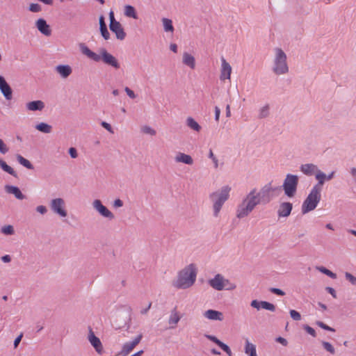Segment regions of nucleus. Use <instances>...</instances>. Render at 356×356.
I'll list each match as a JSON object with an SVG mask.
<instances>
[{
	"label": "nucleus",
	"mask_w": 356,
	"mask_h": 356,
	"mask_svg": "<svg viewBox=\"0 0 356 356\" xmlns=\"http://www.w3.org/2000/svg\"><path fill=\"white\" fill-rule=\"evenodd\" d=\"M80 50L81 53L86 56L90 59L95 62H99L102 60L104 63L113 67L114 69H119L120 67V63L118 59L108 53L106 49H101L99 50L100 54H97L90 50L84 43L79 44Z\"/></svg>",
	"instance_id": "nucleus-1"
},
{
	"label": "nucleus",
	"mask_w": 356,
	"mask_h": 356,
	"mask_svg": "<svg viewBox=\"0 0 356 356\" xmlns=\"http://www.w3.org/2000/svg\"><path fill=\"white\" fill-rule=\"evenodd\" d=\"M263 197L264 195L261 192L252 190L238 205L236 211L237 218H243L248 216L255 206L261 202Z\"/></svg>",
	"instance_id": "nucleus-2"
},
{
	"label": "nucleus",
	"mask_w": 356,
	"mask_h": 356,
	"mask_svg": "<svg viewBox=\"0 0 356 356\" xmlns=\"http://www.w3.org/2000/svg\"><path fill=\"white\" fill-rule=\"evenodd\" d=\"M197 275L196 267L191 264L181 270L173 286L177 289H188L195 282Z\"/></svg>",
	"instance_id": "nucleus-3"
},
{
	"label": "nucleus",
	"mask_w": 356,
	"mask_h": 356,
	"mask_svg": "<svg viewBox=\"0 0 356 356\" xmlns=\"http://www.w3.org/2000/svg\"><path fill=\"white\" fill-rule=\"evenodd\" d=\"M231 188L228 186L222 187L220 190L209 195V199L213 203V216L218 217L224 203L229 197Z\"/></svg>",
	"instance_id": "nucleus-4"
},
{
	"label": "nucleus",
	"mask_w": 356,
	"mask_h": 356,
	"mask_svg": "<svg viewBox=\"0 0 356 356\" xmlns=\"http://www.w3.org/2000/svg\"><path fill=\"white\" fill-rule=\"evenodd\" d=\"M286 60V54L282 49L278 47L274 49L272 71L276 75H283L289 72V68Z\"/></svg>",
	"instance_id": "nucleus-5"
},
{
	"label": "nucleus",
	"mask_w": 356,
	"mask_h": 356,
	"mask_svg": "<svg viewBox=\"0 0 356 356\" xmlns=\"http://www.w3.org/2000/svg\"><path fill=\"white\" fill-rule=\"evenodd\" d=\"M321 191L318 189L312 188L308 196L303 202L301 207L302 214H306L314 210L321 199Z\"/></svg>",
	"instance_id": "nucleus-6"
},
{
	"label": "nucleus",
	"mask_w": 356,
	"mask_h": 356,
	"mask_svg": "<svg viewBox=\"0 0 356 356\" xmlns=\"http://www.w3.org/2000/svg\"><path fill=\"white\" fill-rule=\"evenodd\" d=\"M298 177L292 174H287L282 185L284 194L288 197H293L297 191Z\"/></svg>",
	"instance_id": "nucleus-7"
},
{
	"label": "nucleus",
	"mask_w": 356,
	"mask_h": 356,
	"mask_svg": "<svg viewBox=\"0 0 356 356\" xmlns=\"http://www.w3.org/2000/svg\"><path fill=\"white\" fill-rule=\"evenodd\" d=\"M51 211L60 216L65 218L67 216V211L65 209V202L61 197L52 199L49 204Z\"/></svg>",
	"instance_id": "nucleus-8"
},
{
	"label": "nucleus",
	"mask_w": 356,
	"mask_h": 356,
	"mask_svg": "<svg viewBox=\"0 0 356 356\" xmlns=\"http://www.w3.org/2000/svg\"><path fill=\"white\" fill-rule=\"evenodd\" d=\"M209 285L217 291H222L229 284V281L223 277L220 274H217L213 279L209 280Z\"/></svg>",
	"instance_id": "nucleus-9"
},
{
	"label": "nucleus",
	"mask_w": 356,
	"mask_h": 356,
	"mask_svg": "<svg viewBox=\"0 0 356 356\" xmlns=\"http://www.w3.org/2000/svg\"><path fill=\"white\" fill-rule=\"evenodd\" d=\"M92 207L103 217L109 220H113L115 218L114 214L104 206L99 200H94L92 202Z\"/></svg>",
	"instance_id": "nucleus-10"
},
{
	"label": "nucleus",
	"mask_w": 356,
	"mask_h": 356,
	"mask_svg": "<svg viewBox=\"0 0 356 356\" xmlns=\"http://www.w3.org/2000/svg\"><path fill=\"white\" fill-rule=\"evenodd\" d=\"M293 209V204L289 202H281L277 209V216L279 218H286L290 216Z\"/></svg>",
	"instance_id": "nucleus-11"
},
{
	"label": "nucleus",
	"mask_w": 356,
	"mask_h": 356,
	"mask_svg": "<svg viewBox=\"0 0 356 356\" xmlns=\"http://www.w3.org/2000/svg\"><path fill=\"white\" fill-rule=\"evenodd\" d=\"M221 69H220V79L221 81H225V79H230L231 73H232V67L227 62V60L222 57L221 58Z\"/></svg>",
	"instance_id": "nucleus-12"
},
{
	"label": "nucleus",
	"mask_w": 356,
	"mask_h": 356,
	"mask_svg": "<svg viewBox=\"0 0 356 356\" xmlns=\"http://www.w3.org/2000/svg\"><path fill=\"white\" fill-rule=\"evenodd\" d=\"M109 28L112 32L115 33L117 39L122 40L125 38L126 33L119 22L110 23Z\"/></svg>",
	"instance_id": "nucleus-13"
},
{
	"label": "nucleus",
	"mask_w": 356,
	"mask_h": 356,
	"mask_svg": "<svg viewBox=\"0 0 356 356\" xmlns=\"http://www.w3.org/2000/svg\"><path fill=\"white\" fill-rule=\"evenodd\" d=\"M0 90L3 95L8 100H10L13 97V90L5 79L0 75Z\"/></svg>",
	"instance_id": "nucleus-14"
},
{
	"label": "nucleus",
	"mask_w": 356,
	"mask_h": 356,
	"mask_svg": "<svg viewBox=\"0 0 356 356\" xmlns=\"http://www.w3.org/2000/svg\"><path fill=\"white\" fill-rule=\"evenodd\" d=\"M88 340L98 353H102L103 347L102 342L95 335L94 332L91 330H90V334L88 335Z\"/></svg>",
	"instance_id": "nucleus-15"
},
{
	"label": "nucleus",
	"mask_w": 356,
	"mask_h": 356,
	"mask_svg": "<svg viewBox=\"0 0 356 356\" xmlns=\"http://www.w3.org/2000/svg\"><path fill=\"white\" fill-rule=\"evenodd\" d=\"M35 25L38 31L44 35L49 36L51 34V30L44 19H38Z\"/></svg>",
	"instance_id": "nucleus-16"
},
{
	"label": "nucleus",
	"mask_w": 356,
	"mask_h": 356,
	"mask_svg": "<svg viewBox=\"0 0 356 356\" xmlns=\"http://www.w3.org/2000/svg\"><path fill=\"white\" fill-rule=\"evenodd\" d=\"M55 70L63 79H67L72 72V69L69 65H58L55 67Z\"/></svg>",
	"instance_id": "nucleus-17"
},
{
	"label": "nucleus",
	"mask_w": 356,
	"mask_h": 356,
	"mask_svg": "<svg viewBox=\"0 0 356 356\" xmlns=\"http://www.w3.org/2000/svg\"><path fill=\"white\" fill-rule=\"evenodd\" d=\"M204 316L209 320L220 321L223 320V314L221 312L209 309L204 313Z\"/></svg>",
	"instance_id": "nucleus-18"
},
{
	"label": "nucleus",
	"mask_w": 356,
	"mask_h": 356,
	"mask_svg": "<svg viewBox=\"0 0 356 356\" xmlns=\"http://www.w3.org/2000/svg\"><path fill=\"white\" fill-rule=\"evenodd\" d=\"M175 161L177 163H182L186 165H191L193 164V159L189 154H186L182 152H178L175 157Z\"/></svg>",
	"instance_id": "nucleus-19"
},
{
	"label": "nucleus",
	"mask_w": 356,
	"mask_h": 356,
	"mask_svg": "<svg viewBox=\"0 0 356 356\" xmlns=\"http://www.w3.org/2000/svg\"><path fill=\"white\" fill-rule=\"evenodd\" d=\"M315 177L316 179L318 180V183L313 186V188L318 189V191H321L325 181L326 180V175L318 169L315 173Z\"/></svg>",
	"instance_id": "nucleus-20"
},
{
	"label": "nucleus",
	"mask_w": 356,
	"mask_h": 356,
	"mask_svg": "<svg viewBox=\"0 0 356 356\" xmlns=\"http://www.w3.org/2000/svg\"><path fill=\"white\" fill-rule=\"evenodd\" d=\"M26 107L31 111H41L44 108V103L41 100L32 101L28 102Z\"/></svg>",
	"instance_id": "nucleus-21"
},
{
	"label": "nucleus",
	"mask_w": 356,
	"mask_h": 356,
	"mask_svg": "<svg viewBox=\"0 0 356 356\" xmlns=\"http://www.w3.org/2000/svg\"><path fill=\"white\" fill-rule=\"evenodd\" d=\"M5 191L9 194H13L18 200H24L26 198L25 195L22 194L19 188L17 186L6 185L5 186Z\"/></svg>",
	"instance_id": "nucleus-22"
},
{
	"label": "nucleus",
	"mask_w": 356,
	"mask_h": 356,
	"mask_svg": "<svg viewBox=\"0 0 356 356\" xmlns=\"http://www.w3.org/2000/svg\"><path fill=\"white\" fill-rule=\"evenodd\" d=\"M300 168L301 172L307 176L313 175L318 169V166L313 163L302 164Z\"/></svg>",
	"instance_id": "nucleus-23"
},
{
	"label": "nucleus",
	"mask_w": 356,
	"mask_h": 356,
	"mask_svg": "<svg viewBox=\"0 0 356 356\" xmlns=\"http://www.w3.org/2000/svg\"><path fill=\"white\" fill-rule=\"evenodd\" d=\"M99 31L102 36L104 40H108L110 38V33L108 31L107 26L105 22V18L101 15L99 18Z\"/></svg>",
	"instance_id": "nucleus-24"
},
{
	"label": "nucleus",
	"mask_w": 356,
	"mask_h": 356,
	"mask_svg": "<svg viewBox=\"0 0 356 356\" xmlns=\"http://www.w3.org/2000/svg\"><path fill=\"white\" fill-rule=\"evenodd\" d=\"M182 62L185 65L189 67L191 69L193 70L195 67V58L188 52H184L183 54Z\"/></svg>",
	"instance_id": "nucleus-25"
},
{
	"label": "nucleus",
	"mask_w": 356,
	"mask_h": 356,
	"mask_svg": "<svg viewBox=\"0 0 356 356\" xmlns=\"http://www.w3.org/2000/svg\"><path fill=\"white\" fill-rule=\"evenodd\" d=\"M186 124L190 129L197 132H200L202 129L201 126L192 117L186 118Z\"/></svg>",
	"instance_id": "nucleus-26"
},
{
	"label": "nucleus",
	"mask_w": 356,
	"mask_h": 356,
	"mask_svg": "<svg viewBox=\"0 0 356 356\" xmlns=\"http://www.w3.org/2000/svg\"><path fill=\"white\" fill-rule=\"evenodd\" d=\"M35 129L44 134H50L52 131V127L45 122H40L35 126Z\"/></svg>",
	"instance_id": "nucleus-27"
},
{
	"label": "nucleus",
	"mask_w": 356,
	"mask_h": 356,
	"mask_svg": "<svg viewBox=\"0 0 356 356\" xmlns=\"http://www.w3.org/2000/svg\"><path fill=\"white\" fill-rule=\"evenodd\" d=\"M16 158H17V161L21 165H22L23 166L26 168L27 169L33 170L34 168V167L32 165V163L29 160H27L26 159L24 158L22 155L17 154Z\"/></svg>",
	"instance_id": "nucleus-28"
},
{
	"label": "nucleus",
	"mask_w": 356,
	"mask_h": 356,
	"mask_svg": "<svg viewBox=\"0 0 356 356\" xmlns=\"http://www.w3.org/2000/svg\"><path fill=\"white\" fill-rule=\"evenodd\" d=\"M0 167L6 172L11 175L12 176L17 177L16 172L9 166L4 161L0 159Z\"/></svg>",
	"instance_id": "nucleus-29"
},
{
	"label": "nucleus",
	"mask_w": 356,
	"mask_h": 356,
	"mask_svg": "<svg viewBox=\"0 0 356 356\" xmlns=\"http://www.w3.org/2000/svg\"><path fill=\"white\" fill-rule=\"evenodd\" d=\"M124 15L127 17H132L134 19H137L138 15L136 13L135 8L132 6H126L124 8Z\"/></svg>",
	"instance_id": "nucleus-30"
},
{
	"label": "nucleus",
	"mask_w": 356,
	"mask_h": 356,
	"mask_svg": "<svg viewBox=\"0 0 356 356\" xmlns=\"http://www.w3.org/2000/svg\"><path fill=\"white\" fill-rule=\"evenodd\" d=\"M245 353L250 356L256 354V347L247 339L245 342Z\"/></svg>",
	"instance_id": "nucleus-31"
},
{
	"label": "nucleus",
	"mask_w": 356,
	"mask_h": 356,
	"mask_svg": "<svg viewBox=\"0 0 356 356\" xmlns=\"http://www.w3.org/2000/svg\"><path fill=\"white\" fill-rule=\"evenodd\" d=\"M180 318H181L180 316L179 315L178 312L175 309L171 312L168 323H169V324L176 325L178 323Z\"/></svg>",
	"instance_id": "nucleus-32"
},
{
	"label": "nucleus",
	"mask_w": 356,
	"mask_h": 356,
	"mask_svg": "<svg viewBox=\"0 0 356 356\" xmlns=\"http://www.w3.org/2000/svg\"><path fill=\"white\" fill-rule=\"evenodd\" d=\"M163 29L166 32H173L174 27L172 26V22L171 19L168 18L162 19Z\"/></svg>",
	"instance_id": "nucleus-33"
},
{
	"label": "nucleus",
	"mask_w": 356,
	"mask_h": 356,
	"mask_svg": "<svg viewBox=\"0 0 356 356\" xmlns=\"http://www.w3.org/2000/svg\"><path fill=\"white\" fill-rule=\"evenodd\" d=\"M250 305L252 307L256 308L257 309H259L260 308L267 309V301L259 302L257 300H254L251 302Z\"/></svg>",
	"instance_id": "nucleus-34"
},
{
	"label": "nucleus",
	"mask_w": 356,
	"mask_h": 356,
	"mask_svg": "<svg viewBox=\"0 0 356 356\" xmlns=\"http://www.w3.org/2000/svg\"><path fill=\"white\" fill-rule=\"evenodd\" d=\"M317 269L320 272L327 275L328 277H331L332 279L337 278V275L335 273H334L333 272H332L331 270H330L329 269H327L323 266L318 267Z\"/></svg>",
	"instance_id": "nucleus-35"
},
{
	"label": "nucleus",
	"mask_w": 356,
	"mask_h": 356,
	"mask_svg": "<svg viewBox=\"0 0 356 356\" xmlns=\"http://www.w3.org/2000/svg\"><path fill=\"white\" fill-rule=\"evenodd\" d=\"M135 346L131 342L125 343L122 347V353L124 355H128L134 348Z\"/></svg>",
	"instance_id": "nucleus-36"
},
{
	"label": "nucleus",
	"mask_w": 356,
	"mask_h": 356,
	"mask_svg": "<svg viewBox=\"0 0 356 356\" xmlns=\"http://www.w3.org/2000/svg\"><path fill=\"white\" fill-rule=\"evenodd\" d=\"M1 232L6 235H13L15 233L13 225H6L1 227Z\"/></svg>",
	"instance_id": "nucleus-37"
},
{
	"label": "nucleus",
	"mask_w": 356,
	"mask_h": 356,
	"mask_svg": "<svg viewBox=\"0 0 356 356\" xmlns=\"http://www.w3.org/2000/svg\"><path fill=\"white\" fill-rule=\"evenodd\" d=\"M322 346L325 350H326L330 353L334 355L335 353V349L333 346L327 341H322Z\"/></svg>",
	"instance_id": "nucleus-38"
},
{
	"label": "nucleus",
	"mask_w": 356,
	"mask_h": 356,
	"mask_svg": "<svg viewBox=\"0 0 356 356\" xmlns=\"http://www.w3.org/2000/svg\"><path fill=\"white\" fill-rule=\"evenodd\" d=\"M142 131L144 133V134H149L151 136H155L156 132L154 129H153L152 127H150L149 126H143L142 127Z\"/></svg>",
	"instance_id": "nucleus-39"
},
{
	"label": "nucleus",
	"mask_w": 356,
	"mask_h": 356,
	"mask_svg": "<svg viewBox=\"0 0 356 356\" xmlns=\"http://www.w3.org/2000/svg\"><path fill=\"white\" fill-rule=\"evenodd\" d=\"M29 10L32 13H39L42 10V8L38 3H31Z\"/></svg>",
	"instance_id": "nucleus-40"
},
{
	"label": "nucleus",
	"mask_w": 356,
	"mask_h": 356,
	"mask_svg": "<svg viewBox=\"0 0 356 356\" xmlns=\"http://www.w3.org/2000/svg\"><path fill=\"white\" fill-rule=\"evenodd\" d=\"M316 324L323 330L330 331V332H335V330L334 328L328 326L327 325L325 324L322 321H318L316 322Z\"/></svg>",
	"instance_id": "nucleus-41"
},
{
	"label": "nucleus",
	"mask_w": 356,
	"mask_h": 356,
	"mask_svg": "<svg viewBox=\"0 0 356 356\" xmlns=\"http://www.w3.org/2000/svg\"><path fill=\"white\" fill-rule=\"evenodd\" d=\"M345 277L353 285H356V277L353 275L351 273L346 272L345 273Z\"/></svg>",
	"instance_id": "nucleus-42"
},
{
	"label": "nucleus",
	"mask_w": 356,
	"mask_h": 356,
	"mask_svg": "<svg viewBox=\"0 0 356 356\" xmlns=\"http://www.w3.org/2000/svg\"><path fill=\"white\" fill-rule=\"evenodd\" d=\"M303 329L310 335H312L314 337H316V333L314 329H313L312 327L309 326L308 325H304Z\"/></svg>",
	"instance_id": "nucleus-43"
},
{
	"label": "nucleus",
	"mask_w": 356,
	"mask_h": 356,
	"mask_svg": "<svg viewBox=\"0 0 356 356\" xmlns=\"http://www.w3.org/2000/svg\"><path fill=\"white\" fill-rule=\"evenodd\" d=\"M291 317L295 321H300L301 319V315L299 312L296 310H290Z\"/></svg>",
	"instance_id": "nucleus-44"
},
{
	"label": "nucleus",
	"mask_w": 356,
	"mask_h": 356,
	"mask_svg": "<svg viewBox=\"0 0 356 356\" xmlns=\"http://www.w3.org/2000/svg\"><path fill=\"white\" fill-rule=\"evenodd\" d=\"M205 337L211 340V341L214 342L216 344H217L218 346H220V344L221 345L222 344V341H220L217 337H216L215 336H213V335H209V334H205Z\"/></svg>",
	"instance_id": "nucleus-45"
},
{
	"label": "nucleus",
	"mask_w": 356,
	"mask_h": 356,
	"mask_svg": "<svg viewBox=\"0 0 356 356\" xmlns=\"http://www.w3.org/2000/svg\"><path fill=\"white\" fill-rule=\"evenodd\" d=\"M8 152V148L6 145L4 143L2 139L0 138V152L3 154H5Z\"/></svg>",
	"instance_id": "nucleus-46"
},
{
	"label": "nucleus",
	"mask_w": 356,
	"mask_h": 356,
	"mask_svg": "<svg viewBox=\"0 0 356 356\" xmlns=\"http://www.w3.org/2000/svg\"><path fill=\"white\" fill-rule=\"evenodd\" d=\"M222 350H224L229 356H232V351H231V349L229 348V347L224 343L223 342L222 343V344L220 345V346H219Z\"/></svg>",
	"instance_id": "nucleus-47"
},
{
	"label": "nucleus",
	"mask_w": 356,
	"mask_h": 356,
	"mask_svg": "<svg viewBox=\"0 0 356 356\" xmlns=\"http://www.w3.org/2000/svg\"><path fill=\"white\" fill-rule=\"evenodd\" d=\"M269 291L277 296H283L285 295V292L277 288H270Z\"/></svg>",
	"instance_id": "nucleus-48"
},
{
	"label": "nucleus",
	"mask_w": 356,
	"mask_h": 356,
	"mask_svg": "<svg viewBox=\"0 0 356 356\" xmlns=\"http://www.w3.org/2000/svg\"><path fill=\"white\" fill-rule=\"evenodd\" d=\"M209 157L212 159L214 163V167L217 168L218 167V161L217 158L214 156L211 149H210L209 151Z\"/></svg>",
	"instance_id": "nucleus-49"
},
{
	"label": "nucleus",
	"mask_w": 356,
	"mask_h": 356,
	"mask_svg": "<svg viewBox=\"0 0 356 356\" xmlns=\"http://www.w3.org/2000/svg\"><path fill=\"white\" fill-rule=\"evenodd\" d=\"M349 172L353 178V184L356 185V168H350Z\"/></svg>",
	"instance_id": "nucleus-50"
},
{
	"label": "nucleus",
	"mask_w": 356,
	"mask_h": 356,
	"mask_svg": "<svg viewBox=\"0 0 356 356\" xmlns=\"http://www.w3.org/2000/svg\"><path fill=\"white\" fill-rule=\"evenodd\" d=\"M124 91L130 98L135 99L136 97V95H135L134 92L129 88L125 87Z\"/></svg>",
	"instance_id": "nucleus-51"
},
{
	"label": "nucleus",
	"mask_w": 356,
	"mask_h": 356,
	"mask_svg": "<svg viewBox=\"0 0 356 356\" xmlns=\"http://www.w3.org/2000/svg\"><path fill=\"white\" fill-rule=\"evenodd\" d=\"M36 211L42 215L45 214L47 212V209L45 206L40 205L36 207Z\"/></svg>",
	"instance_id": "nucleus-52"
},
{
	"label": "nucleus",
	"mask_w": 356,
	"mask_h": 356,
	"mask_svg": "<svg viewBox=\"0 0 356 356\" xmlns=\"http://www.w3.org/2000/svg\"><path fill=\"white\" fill-rule=\"evenodd\" d=\"M69 154L72 159H76L78 156L76 149L74 147H70L69 149Z\"/></svg>",
	"instance_id": "nucleus-53"
},
{
	"label": "nucleus",
	"mask_w": 356,
	"mask_h": 356,
	"mask_svg": "<svg viewBox=\"0 0 356 356\" xmlns=\"http://www.w3.org/2000/svg\"><path fill=\"white\" fill-rule=\"evenodd\" d=\"M101 125L108 131H109L111 134H113V130L110 124L107 123L106 122H102Z\"/></svg>",
	"instance_id": "nucleus-54"
},
{
	"label": "nucleus",
	"mask_w": 356,
	"mask_h": 356,
	"mask_svg": "<svg viewBox=\"0 0 356 356\" xmlns=\"http://www.w3.org/2000/svg\"><path fill=\"white\" fill-rule=\"evenodd\" d=\"M123 204H124V203H123L122 200H121L120 199L115 200L113 203V206L115 208L122 207L123 206Z\"/></svg>",
	"instance_id": "nucleus-55"
},
{
	"label": "nucleus",
	"mask_w": 356,
	"mask_h": 356,
	"mask_svg": "<svg viewBox=\"0 0 356 356\" xmlns=\"http://www.w3.org/2000/svg\"><path fill=\"white\" fill-rule=\"evenodd\" d=\"M325 290L329 293H330L334 298H337V293H336L335 290L333 288L327 286V287L325 288Z\"/></svg>",
	"instance_id": "nucleus-56"
},
{
	"label": "nucleus",
	"mask_w": 356,
	"mask_h": 356,
	"mask_svg": "<svg viewBox=\"0 0 356 356\" xmlns=\"http://www.w3.org/2000/svg\"><path fill=\"white\" fill-rule=\"evenodd\" d=\"M267 115V106H264L260 112L259 118H264Z\"/></svg>",
	"instance_id": "nucleus-57"
},
{
	"label": "nucleus",
	"mask_w": 356,
	"mask_h": 356,
	"mask_svg": "<svg viewBox=\"0 0 356 356\" xmlns=\"http://www.w3.org/2000/svg\"><path fill=\"white\" fill-rule=\"evenodd\" d=\"M276 341L280 343L281 344H282L284 346H286L288 343L286 339L282 337H277Z\"/></svg>",
	"instance_id": "nucleus-58"
},
{
	"label": "nucleus",
	"mask_w": 356,
	"mask_h": 356,
	"mask_svg": "<svg viewBox=\"0 0 356 356\" xmlns=\"http://www.w3.org/2000/svg\"><path fill=\"white\" fill-rule=\"evenodd\" d=\"M220 115V109L219 108L218 106H216L215 107V120L216 122L219 121Z\"/></svg>",
	"instance_id": "nucleus-59"
},
{
	"label": "nucleus",
	"mask_w": 356,
	"mask_h": 356,
	"mask_svg": "<svg viewBox=\"0 0 356 356\" xmlns=\"http://www.w3.org/2000/svg\"><path fill=\"white\" fill-rule=\"evenodd\" d=\"M143 336L142 334L138 335L134 340L131 341V343L136 346H137L141 341Z\"/></svg>",
	"instance_id": "nucleus-60"
},
{
	"label": "nucleus",
	"mask_w": 356,
	"mask_h": 356,
	"mask_svg": "<svg viewBox=\"0 0 356 356\" xmlns=\"http://www.w3.org/2000/svg\"><path fill=\"white\" fill-rule=\"evenodd\" d=\"M23 337V334H20L14 341V347L15 348H16L19 343H20L21 340H22V338Z\"/></svg>",
	"instance_id": "nucleus-61"
},
{
	"label": "nucleus",
	"mask_w": 356,
	"mask_h": 356,
	"mask_svg": "<svg viewBox=\"0 0 356 356\" xmlns=\"http://www.w3.org/2000/svg\"><path fill=\"white\" fill-rule=\"evenodd\" d=\"M1 259L4 263H8V262L10 261L11 258H10V255L6 254V255H4V256L1 257Z\"/></svg>",
	"instance_id": "nucleus-62"
},
{
	"label": "nucleus",
	"mask_w": 356,
	"mask_h": 356,
	"mask_svg": "<svg viewBox=\"0 0 356 356\" xmlns=\"http://www.w3.org/2000/svg\"><path fill=\"white\" fill-rule=\"evenodd\" d=\"M109 19H110V23H111V22H118V21H116L115 19L114 13L113 11H111L109 13Z\"/></svg>",
	"instance_id": "nucleus-63"
},
{
	"label": "nucleus",
	"mask_w": 356,
	"mask_h": 356,
	"mask_svg": "<svg viewBox=\"0 0 356 356\" xmlns=\"http://www.w3.org/2000/svg\"><path fill=\"white\" fill-rule=\"evenodd\" d=\"M236 288V285L234 284H227V286L225 287L226 290H233Z\"/></svg>",
	"instance_id": "nucleus-64"
}]
</instances>
